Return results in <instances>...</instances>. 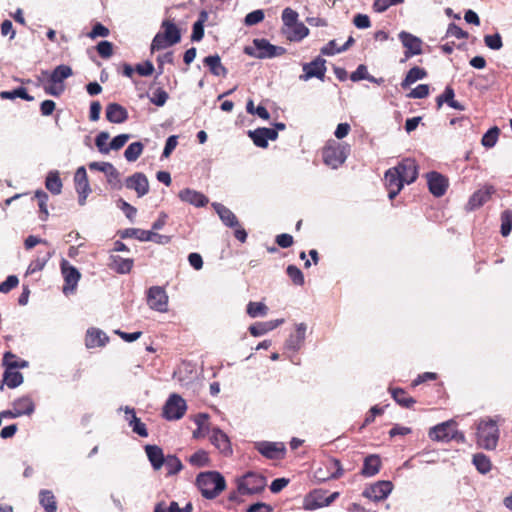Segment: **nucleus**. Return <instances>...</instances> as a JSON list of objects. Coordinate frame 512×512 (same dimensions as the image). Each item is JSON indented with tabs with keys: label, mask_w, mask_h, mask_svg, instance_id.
I'll list each match as a JSON object with an SVG mask.
<instances>
[{
	"label": "nucleus",
	"mask_w": 512,
	"mask_h": 512,
	"mask_svg": "<svg viewBox=\"0 0 512 512\" xmlns=\"http://www.w3.org/2000/svg\"><path fill=\"white\" fill-rule=\"evenodd\" d=\"M196 484L206 499L216 498L226 488L224 477L217 471L201 472L196 478Z\"/></svg>",
	"instance_id": "obj_1"
},
{
	"label": "nucleus",
	"mask_w": 512,
	"mask_h": 512,
	"mask_svg": "<svg viewBox=\"0 0 512 512\" xmlns=\"http://www.w3.org/2000/svg\"><path fill=\"white\" fill-rule=\"evenodd\" d=\"M499 427L493 418L481 419L477 424L476 442L485 450H494L499 440Z\"/></svg>",
	"instance_id": "obj_2"
},
{
	"label": "nucleus",
	"mask_w": 512,
	"mask_h": 512,
	"mask_svg": "<svg viewBox=\"0 0 512 512\" xmlns=\"http://www.w3.org/2000/svg\"><path fill=\"white\" fill-rule=\"evenodd\" d=\"M244 52L258 59H271L285 54L286 49L282 46L273 45L264 38H256L253 40V46H246Z\"/></svg>",
	"instance_id": "obj_3"
},
{
	"label": "nucleus",
	"mask_w": 512,
	"mask_h": 512,
	"mask_svg": "<svg viewBox=\"0 0 512 512\" xmlns=\"http://www.w3.org/2000/svg\"><path fill=\"white\" fill-rule=\"evenodd\" d=\"M349 151V145L329 143L323 149V161L332 169H337L346 161Z\"/></svg>",
	"instance_id": "obj_4"
},
{
	"label": "nucleus",
	"mask_w": 512,
	"mask_h": 512,
	"mask_svg": "<svg viewBox=\"0 0 512 512\" xmlns=\"http://www.w3.org/2000/svg\"><path fill=\"white\" fill-rule=\"evenodd\" d=\"M238 491L242 495H252L261 492L266 486V479L262 475L248 472L237 480Z\"/></svg>",
	"instance_id": "obj_5"
},
{
	"label": "nucleus",
	"mask_w": 512,
	"mask_h": 512,
	"mask_svg": "<svg viewBox=\"0 0 512 512\" xmlns=\"http://www.w3.org/2000/svg\"><path fill=\"white\" fill-rule=\"evenodd\" d=\"M187 410L186 401L178 394L169 396L163 407V417L166 420H179Z\"/></svg>",
	"instance_id": "obj_6"
},
{
	"label": "nucleus",
	"mask_w": 512,
	"mask_h": 512,
	"mask_svg": "<svg viewBox=\"0 0 512 512\" xmlns=\"http://www.w3.org/2000/svg\"><path fill=\"white\" fill-rule=\"evenodd\" d=\"M303 74L299 76L301 81H308L311 78H317L321 81L325 78L326 60L317 56L313 61L302 65Z\"/></svg>",
	"instance_id": "obj_7"
},
{
	"label": "nucleus",
	"mask_w": 512,
	"mask_h": 512,
	"mask_svg": "<svg viewBox=\"0 0 512 512\" xmlns=\"http://www.w3.org/2000/svg\"><path fill=\"white\" fill-rule=\"evenodd\" d=\"M147 304L157 312H166L168 310V295L163 287L152 286L147 291Z\"/></svg>",
	"instance_id": "obj_8"
},
{
	"label": "nucleus",
	"mask_w": 512,
	"mask_h": 512,
	"mask_svg": "<svg viewBox=\"0 0 512 512\" xmlns=\"http://www.w3.org/2000/svg\"><path fill=\"white\" fill-rule=\"evenodd\" d=\"M61 273L65 281V285L62 289L63 293L65 295L74 293L81 278L79 270L76 267L70 265L67 260L63 259L61 261Z\"/></svg>",
	"instance_id": "obj_9"
},
{
	"label": "nucleus",
	"mask_w": 512,
	"mask_h": 512,
	"mask_svg": "<svg viewBox=\"0 0 512 512\" xmlns=\"http://www.w3.org/2000/svg\"><path fill=\"white\" fill-rule=\"evenodd\" d=\"M398 38L405 48V58L401 62H404L413 56L422 54L423 41L419 37L409 32L401 31L398 34Z\"/></svg>",
	"instance_id": "obj_10"
},
{
	"label": "nucleus",
	"mask_w": 512,
	"mask_h": 512,
	"mask_svg": "<svg viewBox=\"0 0 512 512\" xmlns=\"http://www.w3.org/2000/svg\"><path fill=\"white\" fill-rule=\"evenodd\" d=\"M393 490V483L389 480H381L368 486L362 495L370 500L379 502L385 500Z\"/></svg>",
	"instance_id": "obj_11"
},
{
	"label": "nucleus",
	"mask_w": 512,
	"mask_h": 512,
	"mask_svg": "<svg viewBox=\"0 0 512 512\" xmlns=\"http://www.w3.org/2000/svg\"><path fill=\"white\" fill-rule=\"evenodd\" d=\"M455 422L452 420L440 423L432 427L429 431V437L438 442H448L456 436Z\"/></svg>",
	"instance_id": "obj_12"
},
{
	"label": "nucleus",
	"mask_w": 512,
	"mask_h": 512,
	"mask_svg": "<svg viewBox=\"0 0 512 512\" xmlns=\"http://www.w3.org/2000/svg\"><path fill=\"white\" fill-rule=\"evenodd\" d=\"M255 449L268 459H281L286 451L283 443L270 441L256 442Z\"/></svg>",
	"instance_id": "obj_13"
},
{
	"label": "nucleus",
	"mask_w": 512,
	"mask_h": 512,
	"mask_svg": "<svg viewBox=\"0 0 512 512\" xmlns=\"http://www.w3.org/2000/svg\"><path fill=\"white\" fill-rule=\"evenodd\" d=\"M307 325L298 323L295 326V332L291 333L284 344L286 351L297 353L304 345L306 338Z\"/></svg>",
	"instance_id": "obj_14"
},
{
	"label": "nucleus",
	"mask_w": 512,
	"mask_h": 512,
	"mask_svg": "<svg viewBox=\"0 0 512 512\" xmlns=\"http://www.w3.org/2000/svg\"><path fill=\"white\" fill-rule=\"evenodd\" d=\"M427 184L430 193L435 197L443 196L448 188V180L442 174L431 171L426 174Z\"/></svg>",
	"instance_id": "obj_15"
},
{
	"label": "nucleus",
	"mask_w": 512,
	"mask_h": 512,
	"mask_svg": "<svg viewBox=\"0 0 512 512\" xmlns=\"http://www.w3.org/2000/svg\"><path fill=\"white\" fill-rule=\"evenodd\" d=\"M126 188L134 190L138 197H143L149 192V181L144 173L136 172L126 178Z\"/></svg>",
	"instance_id": "obj_16"
},
{
	"label": "nucleus",
	"mask_w": 512,
	"mask_h": 512,
	"mask_svg": "<svg viewBox=\"0 0 512 512\" xmlns=\"http://www.w3.org/2000/svg\"><path fill=\"white\" fill-rule=\"evenodd\" d=\"M384 178L385 185L388 189V197L389 199H394L404 186V183L401 180L400 172L392 167L385 172Z\"/></svg>",
	"instance_id": "obj_17"
},
{
	"label": "nucleus",
	"mask_w": 512,
	"mask_h": 512,
	"mask_svg": "<svg viewBox=\"0 0 512 512\" xmlns=\"http://www.w3.org/2000/svg\"><path fill=\"white\" fill-rule=\"evenodd\" d=\"M400 172L401 180L405 184L413 183L418 177V167L415 160L411 158L403 159L394 167Z\"/></svg>",
	"instance_id": "obj_18"
},
{
	"label": "nucleus",
	"mask_w": 512,
	"mask_h": 512,
	"mask_svg": "<svg viewBox=\"0 0 512 512\" xmlns=\"http://www.w3.org/2000/svg\"><path fill=\"white\" fill-rule=\"evenodd\" d=\"M106 119L110 123L121 124L128 119V111L118 103H109L105 110Z\"/></svg>",
	"instance_id": "obj_19"
},
{
	"label": "nucleus",
	"mask_w": 512,
	"mask_h": 512,
	"mask_svg": "<svg viewBox=\"0 0 512 512\" xmlns=\"http://www.w3.org/2000/svg\"><path fill=\"white\" fill-rule=\"evenodd\" d=\"M178 196L181 201L187 202L195 207H203L209 202V199L203 193L190 188L181 190Z\"/></svg>",
	"instance_id": "obj_20"
},
{
	"label": "nucleus",
	"mask_w": 512,
	"mask_h": 512,
	"mask_svg": "<svg viewBox=\"0 0 512 512\" xmlns=\"http://www.w3.org/2000/svg\"><path fill=\"white\" fill-rule=\"evenodd\" d=\"M210 441L223 454L228 455L232 453L229 437L221 429H212Z\"/></svg>",
	"instance_id": "obj_21"
},
{
	"label": "nucleus",
	"mask_w": 512,
	"mask_h": 512,
	"mask_svg": "<svg viewBox=\"0 0 512 512\" xmlns=\"http://www.w3.org/2000/svg\"><path fill=\"white\" fill-rule=\"evenodd\" d=\"M493 193H494L493 186H486L482 189L477 190L470 197V199L467 203V208L469 210H475V209L481 207L484 203H486L490 199V197Z\"/></svg>",
	"instance_id": "obj_22"
},
{
	"label": "nucleus",
	"mask_w": 512,
	"mask_h": 512,
	"mask_svg": "<svg viewBox=\"0 0 512 512\" xmlns=\"http://www.w3.org/2000/svg\"><path fill=\"white\" fill-rule=\"evenodd\" d=\"M73 71L70 66L61 64L55 67V69L49 73L48 71H42V75L48 77L50 83L63 84V81L72 76Z\"/></svg>",
	"instance_id": "obj_23"
},
{
	"label": "nucleus",
	"mask_w": 512,
	"mask_h": 512,
	"mask_svg": "<svg viewBox=\"0 0 512 512\" xmlns=\"http://www.w3.org/2000/svg\"><path fill=\"white\" fill-rule=\"evenodd\" d=\"M212 207L225 226L230 228L238 227L239 221L229 208L217 202L212 203Z\"/></svg>",
	"instance_id": "obj_24"
},
{
	"label": "nucleus",
	"mask_w": 512,
	"mask_h": 512,
	"mask_svg": "<svg viewBox=\"0 0 512 512\" xmlns=\"http://www.w3.org/2000/svg\"><path fill=\"white\" fill-rule=\"evenodd\" d=\"M109 341L107 334L97 328H90L87 330L86 346L87 348H95L105 346Z\"/></svg>",
	"instance_id": "obj_25"
},
{
	"label": "nucleus",
	"mask_w": 512,
	"mask_h": 512,
	"mask_svg": "<svg viewBox=\"0 0 512 512\" xmlns=\"http://www.w3.org/2000/svg\"><path fill=\"white\" fill-rule=\"evenodd\" d=\"M145 452L153 469L159 470L165 462L163 450L157 445L148 444L145 446Z\"/></svg>",
	"instance_id": "obj_26"
},
{
	"label": "nucleus",
	"mask_w": 512,
	"mask_h": 512,
	"mask_svg": "<svg viewBox=\"0 0 512 512\" xmlns=\"http://www.w3.org/2000/svg\"><path fill=\"white\" fill-rule=\"evenodd\" d=\"M109 264L110 269L116 271L119 274L129 273L133 267V259L130 258H122L118 255H110L109 256Z\"/></svg>",
	"instance_id": "obj_27"
},
{
	"label": "nucleus",
	"mask_w": 512,
	"mask_h": 512,
	"mask_svg": "<svg viewBox=\"0 0 512 512\" xmlns=\"http://www.w3.org/2000/svg\"><path fill=\"white\" fill-rule=\"evenodd\" d=\"M283 33L288 40L299 42L309 34V29L302 22L298 21L289 28H283Z\"/></svg>",
	"instance_id": "obj_28"
},
{
	"label": "nucleus",
	"mask_w": 512,
	"mask_h": 512,
	"mask_svg": "<svg viewBox=\"0 0 512 512\" xmlns=\"http://www.w3.org/2000/svg\"><path fill=\"white\" fill-rule=\"evenodd\" d=\"M161 28L164 30L163 36L168 40V44L175 45L181 40L180 29L171 20H164L161 24Z\"/></svg>",
	"instance_id": "obj_29"
},
{
	"label": "nucleus",
	"mask_w": 512,
	"mask_h": 512,
	"mask_svg": "<svg viewBox=\"0 0 512 512\" xmlns=\"http://www.w3.org/2000/svg\"><path fill=\"white\" fill-rule=\"evenodd\" d=\"M12 407H14L19 416H30L35 411V404L29 396H23L15 399L12 402Z\"/></svg>",
	"instance_id": "obj_30"
},
{
	"label": "nucleus",
	"mask_w": 512,
	"mask_h": 512,
	"mask_svg": "<svg viewBox=\"0 0 512 512\" xmlns=\"http://www.w3.org/2000/svg\"><path fill=\"white\" fill-rule=\"evenodd\" d=\"M380 467H381L380 457L376 454L369 455L364 459L361 474L364 477H372L379 472Z\"/></svg>",
	"instance_id": "obj_31"
},
{
	"label": "nucleus",
	"mask_w": 512,
	"mask_h": 512,
	"mask_svg": "<svg viewBox=\"0 0 512 512\" xmlns=\"http://www.w3.org/2000/svg\"><path fill=\"white\" fill-rule=\"evenodd\" d=\"M203 62L215 76H226L228 73L227 69L222 65L218 54L205 57Z\"/></svg>",
	"instance_id": "obj_32"
},
{
	"label": "nucleus",
	"mask_w": 512,
	"mask_h": 512,
	"mask_svg": "<svg viewBox=\"0 0 512 512\" xmlns=\"http://www.w3.org/2000/svg\"><path fill=\"white\" fill-rule=\"evenodd\" d=\"M39 502L45 512H57L55 496L50 490L43 489L39 492Z\"/></svg>",
	"instance_id": "obj_33"
},
{
	"label": "nucleus",
	"mask_w": 512,
	"mask_h": 512,
	"mask_svg": "<svg viewBox=\"0 0 512 512\" xmlns=\"http://www.w3.org/2000/svg\"><path fill=\"white\" fill-rule=\"evenodd\" d=\"M426 76L427 72L423 68L415 66L407 72L405 78L401 82V87L406 89L414 82L424 79Z\"/></svg>",
	"instance_id": "obj_34"
},
{
	"label": "nucleus",
	"mask_w": 512,
	"mask_h": 512,
	"mask_svg": "<svg viewBox=\"0 0 512 512\" xmlns=\"http://www.w3.org/2000/svg\"><path fill=\"white\" fill-rule=\"evenodd\" d=\"M390 392L394 401L404 408H410L416 403V400L410 397L402 388H393Z\"/></svg>",
	"instance_id": "obj_35"
},
{
	"label": "nucleus",
	"mask_w": 512,
	"mask_h": 512,
	"mask_svg": "<svg viewBox=\"0 0 512 512\" xmlns=\"http://www.w3.org/2000/svg\"><path fill=\"white\" fill-rule=\"evenodd\" d=\"M45 186L52 194L58 195L62 191V181L58 171H50L46 177Z\"/></svg>",
	"instance_id": "obj_36"
},
{
	"label": "nucleus",
	"mask_w": 512,
	"mask_h": 512,
	"mask_svg": "<svg viewBox=\"0 0 512 512\" xmlns=\"http://www.w3.org/2000/svg\"><path fill=\"white\" fill-rule=\"evenodd\" d=\"M74 183L76 191H91L87 177V172L84 166H81L76 170L74 175Z\"/></svg>",
	"instance_id": "obj_37"
},
{
	"label": "nucleus",
	"mask_w": 512,
	"mask_h": 512,
	"mask_svg": "<svg viewBox=\"0 0 512 512\" xmlns=\"http://www.w3.org/2000/svg\"><path fill=\"white\" fill-rule=\"evenodd\" d=\"M1 99H16L21 98L26 101H33L34 97L27 93V90L24 87H18L12 91H2L0 92Z\"/></svg>",
	"instance_id": "obj_38"
},
{
	"label": "nucleus",
	"mask_w": 512,
	"mask_h": 512,
	"mask_svg": "<svg viewBox=\"0 0 512 512\" xmlns=\"http://www.w3.org/2000/svg\"><path fill=\"white\" fill-rule=\"evenodd\" d=\"M3 381L9 388H16L23 383V375L15 370H5Z\"/></svg>",
	"instance_id": "obj_39"
},
{
	"label": "nucleus",
	"mask_w": 512,
	"mask_h": 512,
	"mask_svg": "<svg viewBox=\"0 0 512 512\" xmlns=\"http://www.w3.org/2000/svg\"><path fill=\"white\" fill-rule=\"evenodd\" d=\"M144 145L137 141L128 145L124 152V157L128 162L136 161L142 154Z\"/></svg>",
	"instance_id": "obj_40"
},
{
	"label": "nucleus",
	"mask_w": 512,
	"mask_h": 512,
	"mask_svg": "<svg viewBox=\"0 0 512 512\" xmlns=\"http://www.w3.org/2000/svg\"><path fill=\"white\" fill-rule=\"evenodd\" d=\"M473 464L482 474H486L491 470V461L489 457L483 453H477L473 456Z\"/></svg>",
	"instance_id": "obj_41"
},
{
	"label": "nucleus",
	"mask_w": 512,
	"mask_h": 512,
	"mask_svg": "<svg viewBox=\"0 0 512 512\" xmlns=\"http://www.w3.org/2000/svg\"><path fill=\"white\" fill-rule=\"evenodd\" d=\"M167 469V475L171 476L180 472L183 468V465L178 457L175 455H168L165 457V462L163 464Z\"/></svg>",
	"instance_id": "obj_42"
},
{
	"label": "nucleus",
	"mask_w": 512,
	"mask_h": 512,
	"mask_svg": "<svg viewBox=\"0 0 512 512\" xmlns=\"http://www.w3.org/2000/svg\"><path fill=\"white\" fill-rule=\"evenodd\" d=\"M120 237L123 239L134 237L140 241H147L149 231L138 228H127L120 232Z\"/></svg>",
	"instance_id": "obj_43"
},
{
	"label": "nucleus",
	"mask_w": 512,
	"mask_h": 512,
	"mask_svg": "<svg viewBox=\"0 0 512 512\" xmlns=\"http://www.w3.org/2000/svg\"><path fill=\"white\" fill-rule=\"evenodd\" d=\"M247 314L252 317L256 318L259 316H265L268 312V307L262 303V302H249L247 304Z\"/></svg>",
	"instance_id": "obj_44"
},
{
	"label": "nucleus",
	"mask_w": 512,
	"mask_h": 512,
	"mask_svg": "<svg viewBox=\"0 0 512 512\" xmlns=\"http://www.w3.org/2000/svg\"><path fill=\"white\" fill-rule=\"evenodd\" d=\"M248 136L252 139L253 143L257 147L266 148L268 146L264 127L248 131Z\"/></svg>",
	"instance_id": "obj_45"
},
{
	"label": "nucleus",
	"mask_w": 512,
	"mask_h": 512,
	"mask_svg": "<svg viewBox=\"0 0 512 512\" xmlns=\"http://www.w3.org/2000/svg\"><path fill=\"white\" fill-rule=\"evenodd\" d=\"M500 130L498 127L490 128L482 137L481 143L486 148H492L495 146Z\"/></svg>",
	"instance_id": "obj_46"
},
{
	"label": "nucleus",
	"mask_w": 512,
	"mask_h": 512,
	"mask_svg": "<svg viewBox=\"0 0 512 512\" xmlns=\"http://www.w3.org/2000/svg\"><path fill=\"white\" fill-rule=\"evenodd\" d=\"M512 230V211L504 210L501 213V234L506 237L510 234Z\"/></svg>",
	"instance_id": "obj_47"
},
{
	"label": "nucleus",
	"mask_w": 512,
	"mask_h": 512,
	"mask_svg": "<svg viewBox=\"0 0 512 512\" xmlns=\"http://www.w3.org/2000/svg\"><path fill=\"white\" fill-rule=\"evenodd\" d=\"M286 273L291 279V281L297 285L302 286L305 282L304 275L302 271L295 265H288L286 269Z\"/></svg>",
	"instance_id": "obj_48"
},
{
	"label": "nucleus",
	"mask_w": 512,
	"mask_h": 512,
	"mask_svg": "<svg viewBox=\"0 0 512 512\" xmlns=\"http://www.w3.org/2000/svg\"><path fill=\"white\" fill-rule=\"evenodd\" d=\"M189 462L196 467H205L209 464V456L204 450H198L190 456Z\"/></svg>",
	"instance_id": "obj_49"
},
{
	"label": "nucleus",
	"mask_w": 512,
	"mask_h": 512,
	"mask_svg": "<svg viewBox=\"0 0 512 512\" xmlns=\"http://www.w3.org/2000/svg\"><path fill=\"white\" fill-rule=\"evenodd\" d=\"M281 17L283 21V28H289L298 22L299 15L295 10L288 7L282 11Z\"/></svg>",
	"instance_id": "obj_50"
},
{
	"label": "nucleus",
	"mask_w": 512,
	"mask_h": 512,
	"mask_svg": "<svg viewBox=\"0 0 512 512\" xmlns=\"http://www.w3.org/2000/svg\"><path fill=\"white\" fill-rule=\"evenodd\" d=\"M50 257H51V253L48 252L44 257H42V258L38 257L35 260H33L27 268V274H34L38 271H41L45 267V265L48 262V260L50 259Z\"/></svg>",
	"instance_id": "obj_51"
},
{
	"label": "nucleus",
	"mask_w": 512,
	"mask_h": 512,
	"mask_svg": "<svg viewBox=\"0 0 512 512\" xmlns=\"http://www.w3.org/2000/svg\"><path fill=\"white\" fill-rule=\"evenodd\" d=\"M109 137L108 132L102 131L95 138V145L101 154H108L110 152L109 145H107Z\"/></svg>",
	"instance_id": "obj_52"
},
{
	"label": "nucleus",
	"mask_w": 512,
	"mask_h": 512,
	"mask_svg": "<svg viewBox=\"0 0 512 512\" xmlns=\"http://www.w3.org/2000/svg\"><path fill=\"white\" fill-rule=\"evenodd\" d=\"M35 197L38 200V205L40 208V212L42 214V216H40V219L44 221L48 217V210H47L48 195L46 192H44L42 190H38L35 193Z\"/></svg>",
	"instance_id": "obj_53"
},
{
	"label": "nucleus",
	"mask_w": 512,
	"mask_h": 512,
	"mask_svg": "<svg viewBox=\"0 0 512 512\" xmlns=\"http://www.w3.org/2000/svg\"><path fill=\"white\" fill-rule=\"evenodd\" d=\"M485 45L492 50H500L503 46L502 37L499 33L484 36Z\"/></svg>",
	"instance_id": "obj_54"
},
{
	"label": "nucleus",
	"mask_w": 512,
	"mask_h": 512,
	"mask_svg": "<svg viewBox=\"0 0 512 512\" xmlns=\"http://www.w3.org/2000/svg\"><path fill=\"white\" fill-rule=\"evenodd\" d=\"M265 15L261 9L254 10L245 16L244 23L247 26H253L263 21Z\"/></svg>",
	"instance_id": "obj_55"
},
{
	"label": "nucleus",
	"mask_w": 512,
	"mask_h": 512,
	"mask_svg": "<svg viewBox=\"0 0 512 512\" xmlns=\"http://www.w3.org/2000/svg\"><path fill=\"white\" fill-rule=\"evenodd\" d=\"M110 34V31L107 27H105L102 23L96 22L92 30L88 33V37L90 39H96L98 37H108Z\"/></svg>",
	"instance_id": "obj_56"
},
{
	"label": "nucleus",
	"mask_w": 512,
	"mask_h": 512,
	"mask_svg": "<svg viewBox=\"0 0 512 512\" xmlns=\"http://www.w3.org/2000/svg\"><path fill=\"white\" fill-rule=\"evenodd\" d=\"M429 95V86L427 84H419L416 88L412 89L408 94V98L423 99Z\"/></svg>",
	"instance_id": "obj_57"
},
{
	"label": "nucleus",
	"mask_w": 512,
	"mask_h": 512,
	"mask_svg": "<svg viewBox=\"0 0 512 512\" xmlns=\"http://www.w3.org/2000/svg\"><path fill=\"white\" fill-rule=\"evenodd\" d=\"M468 36H469L468 32L462 30L455 23H450L448 25V28L446 31V37H455L457 39H466V38H468Z\"/></svg>",
	"instance_id": "obj_58"
},
{
	"label": "nucleus",
	"mask_w": 512,
	"mask_h": 512,
	"mask_svg": "<svg viewBox=\"0 0 512 512\" xmlns=\"http://www.w3.org/2000/svg\"><path fill=\"white\" fill-rule=\"evenodd\" d=\"M98 54L102 58H110L113 54V44L109 41H100L96 46Z\"/></svg>",
	"instance_id": "obj_59"
},
{
	"label": "nucleus",
	"mask_w": 512,
	"mask_h": 512,
	"mask_svg": "<svg viewBox=\"0 0 512 512\" xmlns=\"http://www.w3.org/2000/svg\"><path fill=\"white\" fill-rule=\"evenodd\" d=\"M270 330V327L268 326V322H257L249 327V332L254 337L262 336L266 333H268Z\"/></svg>",
	"instance_id": "obj_60"
},
{
	"label": "nucleus",
	"mask_w": 512,
	"mask_h": 512,
	"mask_svg": "<svg viewBox=\"0 0 512 512\" xmlns=\"http://www.w3.org/2000/svg\"><path fill=\"white\" fill-rule=\"evenodd\" d=\"M168 93L163 90L162 88H158L154 93H153V96L150 98V101L158 106V107H162L165 105L167 99H168Z\"/></svg>",
	"instance_id": "obj_61"
},
{
	"label": "nucleus",
	"mask_w": 512,
	"mask_h": 512,
	"mask_svg": "<svg viewBox=\"0 0 512 512\" xmlns=\"http://www.w3.org/2000/svg\"><path fill=\"white\" fill-rule=\"evenodd\" d=\"M130 135L129 134H119L115 136L111 142L109 143V150H119L121 149L129 140Z\"/></svg>",
	"instance_id": "obj_62"
},
{
	"label": "nucleus",
	"mask_w": 512,
	"mask_h": 512,
	"mask_svg": "<svg viewBox=\"0 0 512 512\" xmlns=\"http://www.w3.org/2000/svg\"><path fill=\"white\" fill-rule=\"evenodd\" d=\"M155 68L151 61L147 60L144 63H139L135 66V71L140 76H150L154 72Z\"/></svg>",
	"instance_id": "obj_63"
},
{
	"label": "nucleus",
	"mask_w": 512,
	"mask_h": 512,
	"mask_svg": "<svg viewBox=\"0 0 512 512\" xmlns=\"http://www.w3.org/2000/svg\"><path fill=\"white\" fill-rule=\"evenodd\" d=\"M118 207L124 212V214L130 221H132L135 218L137 209L128 202H126L125 200L119 199Z\"/></svg>",
	"instance_id": "obj_64"
}]
</instances>
